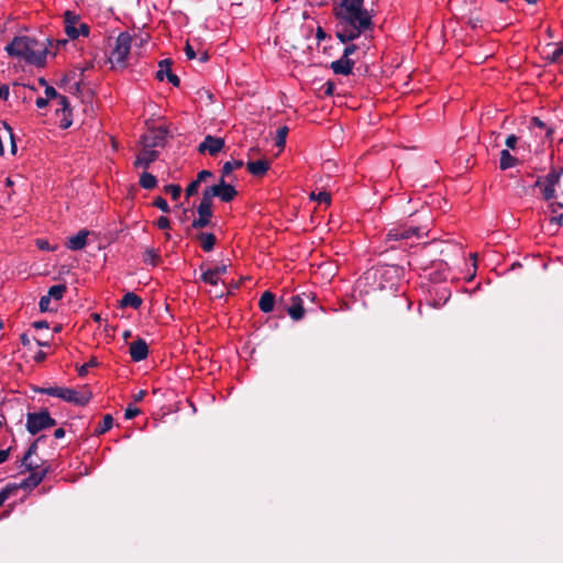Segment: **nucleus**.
I'll use <instances>...</instances> for the list:
<instances>
[{"instance_id": "60", "label": "nucleus", "mask_w": 563, "mask_h": 563, "mask_svg": "<svg viewBox=\"0 0 563 563\" xmlns=\"http://www.w3.org/2000/svg\"><path fill=\"white\" fill-rule=\"evenodd\" d=\"M563 55V44L552 53V60H558Z\"/></svg>"}, {"instance_id": "3", "label": "nucleus", "mask_w": 563, "mask_h": 563, "mask_svg": "<svg viewBox=\"0 0 563 563\" xmlns=\"http://www.w3.org/2000/svg\"><path fill=\"white\" fill-rule=\"evenodd\" d=\"M56 420L51 417L47 409H42L38 412H29L26 415V430L32 435L37 434L42 430L56 426Z\"/></svg>"}, {"instance_id": "55", "label": "nucleus", "mask_w": 563, "mask_h": 563, "mask_svg": "<svg viewBox=\"0 0 563 563\" xmlns=\"http://www.w3.org/2000/svg\"><path fill=\"white\" fill-rule=\"evenodd\" d=\"M10 95L8 85H0V99L8 100Z\"/></svg>"}, {"instance_id": "14", "label": "nucleus", "mask_w": 563, "mask_h": 563, "mask_svg": "<svg viewBox=\"0 0 563 563\" xmlns=\"http://www.w3.org/2000/svg\"><path fill=\"white\" fill-rule=\"evenodd\" d=\"M79 15L73 11H65L64 13V23H65V32L67 36L71 40H76L79 36V32H77V24L79 23Z\"/></svg>"}, {"instance_id": "21", "label": "nucleus", "mask_w": 563, "mask_h": 563, "mask_svg": "<svg viewBox=\"0 0 563 563\" xmlns=\"http://www.w3.org/2000/svg\"><path fill=\"white\" fill-rule=\"evenodd\" d=\"M274 306H275V295L268 290L264 291L258 301L260 309L263 312L268 313V312L273 311Z\"/></svg>"}, {"instance_id": "24", "label": "nucleus", "mask_w": 563, "mask_h": 563, "mask_svg": "<svg viewBox=\"0 0 563 563\" xmlns=\"http://www.w3.org/2000/svg\"><path fill=\"white\" fill-rule=\"evenodd\" d=\"M198 218L195 219L191 223V228L194 229H202L209 227L211 224V218L213 217V212L197 210Z\"/></svg>"}, {"instance_id": "46", "label": "nucleus", "mask_w": 563, "mask_h": 563, "mask_svg": "<svg viewBox=\"0 0 563 563\" xmlns=\"http://www.w3.org/2000/svg\"><path fill=\"white\" fill-rule=\"evenodd\" d=\"M45 98L47 100H57V98L60 96L56 89L52 86H46L45 87Z\"/></svg>"}, {"instance_id": "57", "label": "nucleus", "mask_w": 563, "mask_h": 563, "mask_svg": "<svg viewBox=\"0 0 563 563\" xmlns=\"http://www.w3.org/2000/svg\"><path fill=\"white\" fill-rule=\"evenodd\" d=\"M10 454H11V448H8L5 450H0V464L7 462Z\"/></svg>"}, {"instance_id": "42", "label": "nucleus", "mask_w": 563, "mask_h": 563, "mask_svg": "<svg viewBox=\"0 0 563 563\" xmlns=\"http://www.w3.org/2000/svg\"><path fill=\"white\" fill-rule=\"evenodd\" d=\"M200 184L195 179L192 180L185 189V196L186 198L188 199L189 197L194 196L197 194L198 191V188H199Z\"/></svg>"}, {"instance_id": "54", "label": "nucleus", "mask_w": 563, "mask_h": 563, "mask_svg": "<svg viewBox=\"0 0 563 563\" xmlns=\"http://www.w3.org/2000/svg\"><path fill=\"white\" fill-rule=\"evenodd\" d=\"M90 27L86 23H79V27H77V32H79V35L88 36L89 35Z\"/></svg>"}, {"instance_id": "38", "label": "nucleus", "mask_w": 563, "mask_h": 563, "mask_svg": "<svg viewBox=\"0 0 563 563\" xmlns=\"http://www.w3.org/2000/svg\"><path fill=\"white\" fill-rule=\"evenodd\" d=\"M310 198L317 200L319 203L329 205L331 202V195L328 191H320L317 195L311 192Z\"/></svg>"}, {"instance_id": "16", "label": "nucleus", "mask_w": 563, "mask_h": 563, "mask_svg": "<svg viewBox=\"0 0 563 563\" xmlns=\"http://www.w3.org/2000/svg\"><path fill=\"white\" fill-rule=\"evenodd\" d=\"M158 158V152L144 147V150L137 155L134 166L143 167L147 169L152 163Z\"/></svg>"}, {"instance_id": "29", "label": "nucleus", "mask_w": 563, "mask_h": 563, "mask_svg": "<svg viewBox=\"0 0 563 563\" xmlns=\"http://www.w3.org/2000/svg\"><path fill=\"white\" fill-rule=\"evenodd\" d=\"M161 256L158 252L153 247H147L143 253V262L152 266L158 265Z\"/></svg>"}, {"instance_id": "44", "label": "nucleus", "mask_w": 563, "mask_h": 563, "mask_svg": "<svg viewBox=\"0 0 563 563\" xmlns=\"http://www.w3.org/2000/svg\"><path fill=\"white\" fill-rule=\"evenodd\" d=\"M140 409L136 408L135 406L133 405H129L125 409V412H124V418L126 420H130V419H133L135 418L137 415H140Z\"/></svg>"}, {"instance_id": "53", "label": "nucleus", "mask_w": 563, "mask_h": 563, "mask_svg": "<svg viewBox=\"0 0 563 563\" xmlns=\"http://www.w3.org/2000/svg\"><path fill=\"white\" fill-rule=\"evenodd\" d=\"M334 82L333 81H327L324 85H323V91L327 96H333L334 93Z\"/></svg>"}, {"instance_id": "7", "label": "nucleus", "mask_w": 563, "mask_h": 563, "mask_svg": "<svg viewBox=\"0 0 563 563\" xmlns=\"http://www.w3.org/2000/svg\"><path fill=\"white\" fill-rule=\"evenodd\" d=\"M30 472H31V474L26 478H24L20 484H12V485L16 486V489H19V488L33 489V488L37 487L43 482V479L46 477V475L49 473V466H45V467L41 466V468L30 471Z\"/></svg>"}, {"instance_id": "64", "label": "nucleus", "mask_w": 563, "mask_h": 563, "mask_svg": "<svg viewBox=\"0 0 563 563\" xmlns=\"http://www.w3.org/2000/svg\"><path fill=\"white\" fill-rule=\"evenodd\" d=\"M45 360H46V353H45V352H43V351H38V352L35 354V356H34V361H35L36 363H41V362H43V361H45Z\"/></svg>"}, {"instance_id": "49", "label": "nucleus", "mask_w": 563, "mask_h": 563, "mask_svg": "<svg viewBox=\"0 0 563 563\" xmlns=\"http://www.w3.org/2000/svg\"><path fill=\"white\" fill-rule=\"evenodd\" d=\"M357 48H358V46H357V45H355V44H350V45H347V46L344 48V51H343V55H342V56H343L344 58H350V56H351L352 54H354V53L357 51Z\"/></svg>"}, {"instance_id": "10", "label": "nucleus", "mask_w": 563, "mask_h": 563, "mask_svg": "<svg viewBox=\"0 0 563 563\" xmlns=\"http://www.w3.org/2000/svg\"><path fill=\"white\" fill-rule=\"evenodd\" d=\"M412 235L420 236V228L418 227H395L386 234L387 241L407 240Z\"/></svg>"}, {"instance_id": "2", "label": "nucleus", "mask_w": 563, "mask_h": 563, "mask_svg": "<svg viewBox=\"0 0 563 563\" xmlns=\"http://www.w3.org/2000/svg\"><path fill=\"white\" fill-rule=\"evenodd\" d=\"M10 56L19 57L27 64L43 67L48 54L47 45L32 36H15L5 46Z\"/></svg>"}, {"instance_id": "35", "label": "nucleus", "mask_w": 563, "mask_h": 563, "mask_svg": "<svg viewBox=\"0 0 563 563\" xmlns=\"http://www.w3.org/2000/svg\"><path fill=\"white\" fill-rule=\"evenodd\" d=\"M62 390H63V387H41V388H36L35 391L40 393V394H44V395H48V396H53V397H58L60 398L62 397Z\"/></svg>"}, {"instance_id": "58", "label": "nucleus", "mask_w": 563, "mask_h": 563, "mask_svg": "<svg viewBox=\"0 0 563 563\" xmlns=\"http://www.w3.org/2000/svg\"><path fill=\"white\" fill-rule=\"evenodd\" d=\"M32 327H33L34 329H37V330H38V329H47V328H48V322H47V321H45V320L34 321V322L32 323Z\"/></svg>"}, {"instance_id": "30", "label": "nucleus", "mask_w": 563, "mask_h": 563, "mask_svg": "<svg viewBox=\"0 0 563 563\" xmlns=\"http://www.w3.org/2000/svg\"><path fill=\"white\" fill-rule=\"evenodd\" d=\"M113 426V418L111 415H106L103 416V419H102V422H100L96 429H95V434L96 435H101V434H104L106 432H108Z\"/></svg>"}, {"instance_id": "8", "label": "nucleus", "mask_w": 563, "mask_h": 563, "mask_svg": "<svg viewBox=\"0 0 563 563\" xmlns=\"http://www.w3.org/2000/svg\"><path fill=\"white\" fill-rule=\"evenodd\" d=\"M210 188L211 195H214V197H218L223 202H230L238 196L236 189L232 185L227 184L223 177H221L218 184L210 186Z\"/></svg>"}, {"instance_id": "6", "label": "nucleus", "mask_w": 563, "mask_h": 563, "mask_svg": "<svg viewBox=\"0 0 563 563\" xmlns=\"http://www.w3.org/2000/svg\"><path fill=\"white\" fill-rule=\"evenodd\" d=\"M168 130L165 126H158L142 135L141 142L144 147L153 150L157 146H164Z\"/></svg>"}, {"instance_id": "26", "label": "nucleus", "mask_w": 563, "mask_h": 563, "mask_svg": "<svg viewBox=\"0 0 563 563\" xmlns=\"http://www.w3.org/2000/svg\"><path fill=\"white\" fill-rule=\"evenodd\" d=\"M140 186L144 189H154L157 186V179L154 175L143 172L140 176Z\"/></svg>"}, {"instance_id": "61", "label": "nucleus", "mask_w": 563, "mask_h": 563, "mask_svg": "<svg viewBox=\"0 0 563 563\" xmlns=\"http://www.w3.org/2000/svg\"><path fill=\"white\" fill-rule=\"evenodd\" d=\"M36 245L40 250H49V243L46 240L38 239L36 241Z\"/></svg>"}, {"instance_id": "5", "label": "nucleus", "mask_w": 563, "mask_h": 563, "mask_svg": "<svg viewBox=\"0 0 563 563\" xmlns=\"http://www.w3.org/2000/svg\"><path fill=\"white\" fill-rule=\"evenodd\" d=\"M92 398V393L88 388L78 391L73 388L63 387L62 397L64 401L70 402L76 406H86Z\"/></svg>"}, {"instance_id": "12", "label": "nucleus", "mask_w": 563, "mask_h": 563, "mask_svg": "<svg viewBox=\"0 0 563 563\" xmlns=\"http://www.w3.org/2000/svg\"><path fill=\"white\" fill-rule=\"evenodd\" d=\"M44 435L38 437L35 439L26 450L25 454L23 455L21 460V465L25 467V471H34L41 468L42 464L35 463L31 461V457L36 454L37 452V444L38 442L44 439Z\"/></svg>"}, {"instance_id": "62", "label": "nucleus", "mask_w": 563, "mask_h": 563, "mask_svg": "<svg viewBox=\"0 0 563 563\" xmlns=\"http://www.w3.org/2000/svg\"><path fill=\"white\" fill-rule=\"evenodd\" d=\"M35 104L37 108L43 109L48 104V100L46 98L40 97L36 99Z\"/></svg>"}, {"instance_id": "9", "label": "nucleus", "mask_w": 563, "mask_h": 563, "mask_svg": "<svg viewBox=\"0 0 563 563\" xmlns=\"http://www.w3.org/2000/svg\"><path fill=\"white\" fill-rule=\"evenodd\" d=\"M225 146L222 137L207 135L205 140L199 144L198 152L200 154L209 153L211 156L219 154Z\"/></svg>"}, {"instance_id": "28", "label": "nucleus", "mask_w": 563, "mask_h": 563, "mask_svg": "<svg viewBox=\"0 0 563 563\" xmlns=\"http://www.w3.org/2000/svg\"><path fill=\"white\" fill-rule=\"evenodd\" d=\"M200 269L202 271V274L200 276V279L209 285L216 286L220 283V277L213 272V269L208 268L203 271V265H200Z\"/></svg>"}, {"instance_id": "47", "label": "nucleus", "mask_w": 563, "mask_h": 563, "mask_svg": "<svg viewBox=\"0 0 563 563\" xmlns=\"http://www.w3.org/2000/svg\"><path fill=\"white\" fill-rule=\"evenodd\" d=\"M158 229L161 230H167L170 228V221L167 217L165 216H162L157 219V222H156Z\"/></svg>"}, {"instance_id": "36", "label": "nucleus", "mask_w": 563, "mask_h": 563, "mask_svg": "<svg viewBox=\"0 0 563 563\" xmlns=\"http://www.w3.org/2000/svg\"><path fill=\"white\" fill-rule=\"evenodd\" d=\"M288 132H289V129L286 125L279 128L277 130L276 146H278V147H284L285 146L286 137H287Z\"/></svg>"}, {"instance_id": "4", "label": "nucleus", "mask_w": 563, "mask_h": 563, "mask_svg": "<svg viewBox=\"0 0 563 563\" xmlns=\"http://www.w3.org/2000/svg\"><path fill=\"white\" fill-rule=\"evenodd\" d=\"M132 36L128 32H122L115 40V46L111 52L110 62L120 67L126 66V58L131 51Z\"/></svg>"}, {"instance_id": "56", "label": "nucleus", "mask_w": 563, "mask_h": 563, "mask_svg": "<svg viewBox=\"0 0 563 563\" xmlns=\"http://www.w3.org/2000/svg\"><path fill=\"white\" fill-rule=\"evenodd\" d=\"M70 115H71V114H67V113H66V114H64V118H63V120L60 121V125H59L60 128H63V129H68V128L71 125L73 121H71V119H70Z\"/></svg>"}, {"instance_id": "37", "label": "nucleus", "mask_w": 563, "mask_h": 563, "mask_svg": "<svg viewBox=\"0 0 563 563\" xmlns=\"http://www.w3.org/2000/svg\"><path fill=\"white\" fill-rule=\"evenodd\" d=\"M164 190L166 194H169L172 196L173 200L179 199L181 195V187L176 184H169L164 187Z\"/></svg>"}, {"instance_id": "43", "label": "nucleus", "mask_w": 563, "mask_h": 563, "mask_svg": "<svg viewBox=\"0 0 563 563\" xmlns=\"http://www.w3.org/2000/svg\"><path fill=\"white\" fill-rule=\"evenodd\" d=\"M3 126L8 133V136L10 139V142H11V153L14 155L16 153V144H15V141H14V134H13V130L12 128L8 124V123H3Z\"/></svg>"}, {"instance_id": "22", "label": "nucleus", "mask_w": 563, "mask_h": 563, "mask_svg": "<svg viewBox=\"0 0 563 563\" xmlns=\"http://www.w3.org/2000/svg\"><path fill=\"white\" fill-rule=\"evenodd\" d=\"M200 241L201 249L205 252H211L217 243V238L213 233L201 232L197 235Z\"/></svg>"}, {"instance_id": "41", "label": "nucleus", "mask_w": 563, "mask_h": 563, "mask_svg": "<svg viewBox=\"0 0 563 563\" xmlns=\"http://www.w3.org/2000/svg\"><path fill=\"white\" fill-rule=\"evenodd\" d=\"M153 206L158 208L159 210H162L163 212L165 213H168L170 211L169 209V206L167 203V201L163 198V197H157L154 201H153Z\"/></svg>"}, {"instance_id": "50", "label": "nucleus", "mask_w": 563, "mask_h": 563, "mask_svg": "<svg viewBox=\"0 0 563 563\" xmlns=\"http://www.w3.org/2000/svg\"><path fill=\"white\" fill-rule=\"evenodd\" d=\"M167 80L175 87H179L180 79L172 70L166 75Z\"/></svg>"}, {"instance_id": "11", "label": "nucleus", "mask_w": 563, "mask_h": 563, "mask_svg": "<svg viewBox=\"0 0 563 563\" xmlns=\"http://www.w3.org/2000/svg\"><path fill=\"white\" fill-rule=\"evenodd\" d=\"M560 180L561 179L558 177V175L552 173L551 169L544 176V178H543L544 186L542 188V195H543V199L545 201H551L553 198H555V196H556L555 186L560 183Z\"/></svg>"}, {"instance_id": "52", "label": "nucleus", "mask_w": 563, "mask_h": 563, "mask_svg": "<svg viewBox=\"0 0 563 563\" xmlns=\"http://www.w3.org/2000/svg\"><path fill=\"white\" fill-rule=\"evenodd\" d=\"M185 54H186L188 59H194L197 56L194 47L190 45L189 42H187L186 45H185Z\"/></svg>"}, {"instance_id": "51", "label": "nucleus", "mask_w": 563, "mask_h": 563, "mask_svg": "<svg viewBox=\"0 0 563 563\" xmlns=\"http://www.w3.org/2000/svg\"><path fill=\"white\" fill-rule=\"evenodd\" d=\"M212 175H213V174H212L210 170L203 169V170H201V172H199V173H198V175H197V179H196V180H197L199 184H201V181H205L207 178L212 177Z\"/></svg>"}, {"instance_id": "19", "label": "nucleus", "mask_w": 563, "mask_h": 563, "mask_svg": "<svg viewBox=\"0 0 563 563\" xmlns=\"http://www.w3.org/2000/svg\"><path fill=\"white\" fill-rule=\"evenodd\" d=\"M287 312L290 316V318L295 321L302 319L305 314V309L303 301L300 298V296L297 295L291 297V305L287 308Z\"/></svg>"}, {"instance_id": "27", "label": "nucleus", "mask_w": 563, "mask_h": 563, "mask_svg": "<svg viewBox=\"0 0 563 563\" xmlns=\"http://www.w3.org/2000/svg\"><path fill=\"white\" fill-rule=\"evenodd\" d=\"M173 60L170 58L162 59L158 63V70L156 71V79L163 81L166 75L172 70Z\"/></svg>"}, {"instance_id": "45", "label": "nucleus", "mask_w": 563, "mask_h": 563, "mask_svg": "<svg viewBox=\"0 0 563 563\" xmlns=\"http://www.w3.org/2000/svg\"><path fill=\"white\" fill-rule=\"evenodd\" d=\"M51 300L52 299L47 295L41 297L38 302V308L41 312H46L49 310Z\"/></svg>"}, {"instance_id": "20", "label": "nucleus", "mask_w": 563, "mask_h": 563, "mask_svg": "<svg viewBox=\"0 0 563 563\" xmlns=\"http://www.w3.org/2000/svg\"><path fill=\"white\" fill-rule=\"evenodd\" d=\"M142 298L135 292L128 291L120 300V307L126 308L131 307L133 309H139L142 306Z\"/></svg>"}, {"instance_id": "48", "label": "nucleus", "mask_w": 563, "mask_h": 563, "mask_svg": "<svg viewBox=\"0 0 563 563\" xmlns=\"http://www.w3.org/2000/svg\"><path fill=\"white\" fill-rule=\"evenodd\" d=\"M517 142H518V137L515 134H510L506 137L505 145L508 148L515 150Z\"/></svg>"}, {"instance_id": "18", "label": "nucleus", "mask_w": 563, "mask_h": 563, "mask_svg": "<svg viewBox=\"0 0 563 563\" xmlns=\"http://www.w3.org/2000/svg\"><path fill=\"white\" fill-rule=\"evenodd\" d=\"M250 174L255 177H263L269 169V162L267 159L250 161L246 164Z\"/></svg>"}, {"instance_id": "39", "label": "nucleus", "mask_w": 563, "mask_h": 563, "mask_svg": "<svg viewBox=\"0 0 563 563\" xmlns=\"http://www.w3.org/2000/svg\"><path fill=\"white\" fill-rule=\"evenodd\" d=\"M16 490V486L7 485L4 488L0 490V507L4 504V501Z\"/></svg>"}, {"instance_id": "34", "label": "nucleus", "mask_w": 563, "mask_h": 563, "mask_svg": "<svg viewBox=\"0 0 563 563\" xmlns=\"http://www.w3.org/2000/svg\"><path fill=\"white\" fill-rule=\"evenodd\" d=\"M56 103L58 106L56 113L63 112V114H71L70 103L66 96L60 95L57 98Z\"/></svg>"}, {"instance_id": "32", "label": "nucleus", "mask_w": 563, "mask_h": 563, "mask_svg": "<svg viewBox=\"0 0 563 563\" xmlns=\"http://www.w3.org/2000/svg\"><path fill=\"white\" fill-rule=\"evenodd\" d=\"M530 124L532 126L545 130V137L548 140L552 139V135L554 133V129L552 126H549L545 122H543L540 118L533 117L530 121Z\"/></svg>"}, {"instance_id": "23", "label": "nucleus", "mask_w": 563, "mask_h": 563, "mask_svg": "<svg viewBox=\"0 0 563 563\" xmlns=\"http://www.w3.org/2000/svg\"><path fill=\"white\" fill-rule=\"evenodd\" d=\"M519 163V159L510 154L508 150H503L500 152L499 158V168L501 170H507Z\"/></svg>"}, {"instance_id": "33", "label": "nucleus", "mask_w": 563, "mask_h": 563, "mask_svg": "<svg viewBox=\"0 0 563 563\" xmlns=\"http://www.w3.org/2000/svg\"><path fill=\"white\" fill-rule=\"evenodd\" d=\"M67 291V287L64 284H58L49 287L47 296L51 299L60 300L64 294Z\"/></svg>"}, {"instance_id": "40", "label": "nucleus", "mask_w": 563, "mask_h": 563, "mask_svg": "<svg viewBox=\"0 0 563 563\" xmlns=\"http://www.w3.org/2000/svg\"><path fill=\"white\" fill-rule=\"evenodd\" d=\"M97 365H98V361H97V358H96V357H91V358H90V361H89L88 363H86V364H84V365H81V366L79 367V369H78V375H79V376H81V377H82V376H85V375H87V373H88L89 368H90V367H95V366H97Z\"/></svg>"}, {"instance_id": "25", "label": "nucleus", "mask_w": 563, "mask_h": 563, "mask_svg": "<svg viewBox=\"0 0 563 563\" xmlns=\"http://www.w3.org/2000/svg\"><path fill=\"white\" fill-rule=\"evenodd\" d=\"M213 197H214V195H211V188L207 187L202 191V198H201L199 206L197 207V210H205V211L212 212V203H213L212 198Z\"/></svg>"}, {"instance_id": "13", "label": "nucleus", "mask_w": 563, "mask_h": 563, "mask_svg": "<svg viewBox=\"0 0 563 563\" xmlns=\"http://www.w3.org/2000/svg\"><path fill=\"white\" fill-rule=\"evenodd\" d=\"M148 355V345L144 339L139 338L130 344V356L133 362H141Z\"/></svg>"}, {"instance_id": "63", "label": "nucleus", "mask_w": 563, "mask_h": 563, "mask_svg": "<svg viewBox=\"0 0 563 563\" xmlns=\"http://www.w3.org/2000/svg\"><path fill=\"white\" fill-rule=\"evenodd\" d=\"M550 222L551 223H555V224H558L560 227H563V214H559V216L552 217L550 219Z\"/></svg>"}, {"instance_id": "15", "label": "nucleus", "mask_w": 563, "mask_h": 563, "mask_svg": "<svg viewBox=\"0 0 563 563\" xmlns=\"http://www.w3.org/2000/svg\"><path fill=\"white\" fill-rule=\"evenodd\" d=\"M354 60L351 58H344L343 56L330 64V68L335 75L349 76L352 74L354 67Z\"/></svg>"}, {"instance_id": "31", "label": "nucleus", "mask_w": 563, "mask_h": 563, "mask_svg": "<svg viewBox=\"0 0 563 563\" xmlns=\"http://www.w3.org/2000/svg\"><path fill=\"white\" fill-rule=\"evenodd\" d=\"M244 163L241 159H234L230 162H225L221 169V177L225 178L231 175L233 169H238L243 167Z\"/></svg>"}, {"instance_id": "17", "label": "nucleus", "mask_w": 563, "mask_h": 563, "mask_svg": "<svg viewBox=\"0 0 563 563\" xmlns=\"http://www.w3.org/2000/svg\"><path fill=\"white\" fill-rule=\"evenodd\" d=\"M90 232L86 229L80 230L76 235L70 236L66 242L67 249L71 251L82 250L87 245V238Z\"/></svg>"}, {"instance_id": "1", "label": "nucleus", "mask_w": 563, "mask_h": 563, "mask_svg": "<svg viewBox=\"0 0 563 563\" xmlns=\"http://www.w3.org/2000/svg\"><path fill=\"white\" fill-rule=\"evenodd\" d=\"M338 20L335 35L341 43H350L373 26L372 16L364 9V0H342L334 9Z\"/></svg>"}, {"instance_id": "59", "label": "nucleus", "mask_w": 563, "mask_h": 563, "mask_svg": "<svg viewBox=\"0 0 563 563\" xmlns=\"http://www.w3.org/2000/svg\"><path fill=\"white\" fill-rule=\"evenodd\" d=\"M212 269L220 277L221 275H224L228 272V266L223 264V265L216 266Z\"/></svg>"}]
</instances>
